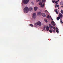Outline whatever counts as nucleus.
I'll list each match as a JSON object with an SVG mask.
<instances>
[{
	"label": "nucleus",
	"mask_w": 63,
	"mask_h": 63,
	"mask_svg": "<svg viewBox=\"0 0 63 63\" xmlns=\"http://www.w3.org/2000/svg\"><path fill=\"white\" fill-rule=\"evenodd\" d=\"M56 4H58V3H57Z\"/></svg>",
	"instance_id": "obj_39"
},
{
	"label": "nucleus",
	"mask_w": 63,
	"mask_h": 63,
	"mask_svg": "<svg viewBox=\"0 0 63 63\" xmlns=\"http://www.w3.org/2000/svg\"><path fill=\"white\" fill-rule=\"evenodd\" d=\"M29 8L27 7H25L24 9V12L25 13H27L28 12Z\"/></svg>",
	"instance_id": "obj_1"
},
{
	"label": "nucleus",
	"mask_w": 63,
	"mask_h": 63,
	"mask_svg": "<svg viewBox=\"0 0 63 63\" xmlns=\"http://www.w3.org/2000/svg\"><path fill=\"white\" fill-rule=\"evenodd\" d=\"M34 8L35 11H37V10L38 9V8L36 7H35Z\"/></svg>",
	"instance_id": "obj_15"
},
{
	"label": "nucleus",
	"mask_w": 63,
	"mask_h": 63,
	"mask_svg": "<svg viewBox=\"0 0 63 63\" xmlns=\"http://www.w3.org/2000/svg\"><path fill=\"white\" fill-rule=\"evenodd\" d=\"M61 13H62V14H63V10H61Z\"/></svg>",
	"instance_id": "obj_22"
},
{
	"label": "nucleus",
	"mask_w": 63,
	"mask_h": 63,
	"mask_svg": "<svg viewBox=\"0 0 63 63\" xmlns=\"http://www.w3.org/2000/svg\"><path fill=\"white\" fill-rule=\"evenodd\" d=\"M52 27L54 30H55V27H53V26H52Z\"/></svg>",
	"instance_id": "obj_18"
},
{
	"label": "nucleus",
	"mask_w": 63,
	"mask_h": 63,
	"mask_svg": "<svg viewBox=\"0 0 63 63\" xmlns=\"http://www.w3.org/2000/svg\"><path fill=\"white\" fill-rule=\"evenodd\" d=\"M42 0H36V1L37 2H41Z\"/></svg>",
	"instance_id": "obj_16"
},
{
	"label": "nucleus",
	"mask_w": 63,
	"mask_h": 63,
	"mask_svg": "<svg viewBox=\"0 0 63 63\" xmlns=\"http://www.w3.org/2000/svg\"><path fill=\"white\" fill-rule=\"evenodd\" d=\"M31 4H32V5H34V3H33V2H32L31 3Z\"/></svg>",
	"instance_id": "obj_28"
},
{
	"label": "nucleus",
	"mask_w": 63,
	"mask_h": 63,
	"mask_svg": "<svg viewBox=\"0 0 63 63\" xmlns=\"http://www.w3.org/2000/svg\"><path fill=\"white\" fill-rule=\"evenodd\" d=\"M55 3H57V1H55Z\"/></svg>",
	"instance_id": "obj_30"
},
{
	"label": "nucleus",
	"mask_w": 63,
	"mask_h": 63,
	"mask_svg": "<svg viewBox=\"0 0 63 63\" xmlns=\"http://www.w3.org/2000/svg\"><path fill=\"white\" fill-rule=\"evenodd\" d=\"M49 17V15H48V16H47V18H48Z\"/></svg>",
	"instance_id": "obj_25"
},
{
	"label": "nucleus",
	"mask_w": 63,
	"mask_h": 63,
	"mask_svg": "<svg viewBox=\"0 0 63 63\" xmlns=\"http://www.w3.org/2000/svg\"><path fill=\"white\" fill-rule=\"evenodd\" d=\"M37 14L39 16H41V15H42V13L41 12H39L37 13Z\"/></svg>",
	"instance_id": "obj_6"
},
{
	"label": "nucleus",
	"mask_w": 63,
	"mask_h": 63,
	"mask_svg": "<svg viewBox=\"0 0 63 63\" xmlns=\"http://www.w3.org/2000/svg\"><path fill=\"white\" fill-rule=\"evenodd\" d=\"M61 7H62V8H63V5Z\"/></svg>",
	"instance_id": "obj_35"
},
{
	"label": "nucleus",
	"mask_w": 63,
	"mask_h": 63,
	"mask_svg": "<svg viewBox=\"0 0 63 63\" xmlns=\"http://www.w3.org/2000/svg\"><path fill=\"white\" fill-rule=\"evenodd\" d=\"M60 4L61 5H63V3L62 2H61L60 3Z\"/></svg>",
	"instance_id": "obj_19"
},
{
	"label": "nucleus",
	"mask_w": 63,
	"mask_h": 63,
	"mask_svg": "<svg viewBox=\"0 0 63 63\" xmlns=\"http://www.w3.org/2000/svg\"><path fill=\"white\" fill-rule=\"evenodd\" d=\"M59 15H60L59 17H60L61 18V17H62V16H63V15H62V14L61 13H60L59 14Z\"/></svg>",
	"instance_id": "obj_11"
},
{
	"label": "nucleus",
	"mask_w": 63,
	"mask_h": 63,
	"mask_svg": "<svg viewBox=\"0 0 63 63\" xmlns=\"http://www.w3.org/2000/svg\"><path fill=\"white\" fill-rule=\"evenodd\" d=\"M53 32L54 33H55V30H53Z\"/></svg>",
	"instance_id": "obj_27"
},
{
	"label": "nucleus",
	"mask_w": 63,
	"mask_h": 63,
	"mask_svg": "<svg viewBox=\"0 0 63 63\" xmlns=\"http://www.w3.org/2000/svg\"><path fill=\"white\" fill-rule=\"evenodd\" d=\"M46 0H42V2H40L39 4V5H41V7H44V4H43V5H42V4H43V3H45V2H46Z\"/></svg>",
	"instance_id": "obj_2"
},
{
	"label": "nucleus",
	"mask_w": 63,
	"mask_h": 63,
	"mask_svg": "<svg viewBox=\"0 0 63 63\" xmlns=\"http://www.w3.org/2000/svg\"><path fill=\"white\" fill-rule=\"evenodd\" d=\"M58 9H59V7L58 8Z\"/></svg>",
	"instance_id": "obj_38"
},
{
	"label": "nucleus",
	"mask_w": 63,
	"mask_h": 63,
	"mask_svg": "<svg viewBox=\"0 0 63 63\" xmlns=\"http://www.w3.org/2000/svg\"><path fill=\"white\" fill-rule=\"evenodd\" d=\"M52 2L53 3H55V1H53L52 0Z\"/></svg>",
	"instance_id": "obj_26"
},
{
	"label": "nucleus",
	"mask_w": 63,
	"mask_h": 63,
	"mask_svg": "<svg viewBox=\"0 0 63 63\" xmlns=\"http://www.w3.org/2000/svg\"><path fill=\"white\" fill-rule=\"evenodd\" d=\"M61 22H62V21H61Z\"/></svg>",
	"instance_id": "obj_37"
},
{
	"label": "nucleus",
	"mask_w": 63,
	"mask_h": 63,
	"mask_svg": "<svg viewBox=\"0 0 63 63\" xmlns=\"http://www.w3.org/2000/svg\"><path fill=\"white\" fill-rule=\"evenodd\" d=\"M51 20H53V19H52V18H51Z\"/></svg>",
	"instance_id": "obj_34"
},
{
	"label": "nucleus",
	"mask_w": 63,
	"mask_h": 63,
	"mask_svg": "<svg viewBox=\"0 0 63 63\" xmlns=\"http://www.w3.org/2000/svg\"><path fill=\"white\" fill-rule=\"evenodd\" d=\"M30 26H31L32 27H33V25L32 24H30L29 25Z\"/></svg>",
	"instance_id": "obj_17"
},
{
	"label": "nucleus",
	"mask_w": 63,
	"mask_h": 63,
	"mask_svg": "<svg viewBox=\"0 0 63 63\" xmlns=\"http://www.w3.org/2000/svg\"><path fill=\"white\" fill-rule=\"evenodd\" d=\"M51 23H52V25H53V26H54V25H55V24H54V21H52Z\"/></svg>",
	"instance_id": "obj_9"
},
{
	"label": "nucleus",
	"mask_w": 63,
	"mask_h": 63,
	"mask_svg": "<svg viewBox=\"0 0 63 63\" xmlns=\"http://www.w3.org/2000/svg\"><path fill=\"white\" fill-rule=\"evenodd\" d=\"M49 26L50 29H51L52 28V26H51V24H49Z\"/></svg>",
	"instance_id": "obj_12"
},
{
	"label": "nucleus",
	"mask_w": 63,
	"mask_h": 63,
	"mask_svg": "<svg viewBox=\"0 0 63 63\" xmlns=\"http://www.w3.org/2000/svg\"><path fill=\"white\" fill-rule=\"evenodd\" d=\"M29 1V0H24V3L25 4H27Z\"/></svg>",
	"instance_id": "obj_4"
},
{
	"label": "nucleus",
	"mask_w": 63,
	"mask_h": 63,
	"mask_svg": "<svg viewBox=\"0 0 63 63\" xmlns=\"http://www.w3.org/2000/svg\"><path fill=\"white\" fill-rule=\"evenodd\" d=\"M56 32H57V33H58H58H59V31H58V30H56Z\"/></svg>",
	"instance_id": "obj_21"
},
{
	"label": "nucleus",
	"mask_w": 63,
	"mask_h": 63,
	"mask_svg": "<svg viewBox=\"0 0 63 63\" xmlns=\"http://www.w3.org/2000/svg\"><path fill=\"white\" fill-rule=\"evenodd\" d=\"M34 25H39V26H41L42 25V23L40 21H38L37 23H35L34 24Z\"/></svg>",
	"instance_id": "obj_3"
},
{
	"label": "nucleus",
	"mask_w": 63,
	"mask_h": 63,
	"mask_svg": "<svg viewBox=\"0 0 63 63\" xmlns=\"http://www.w3.org/2000/svg\"><path fill=\"white\" fill-rule=\"evenodd\" d=\"M46 29L47 31H48L49 30V27L48 26H47L46 27Z\"/></svg>",
	"instance_id": "obj_10"
},
{
	"label": "nucleus",
	"mask_w": 63,
	"mask_h": 63,
	"mask_svg": "<svg viewBox=\"0 0 63 63\" xmlns=\"http://www.w3.org/2000/svg\"><path fill=\"white\" fill-rule=\"evenodd\" d=\"M54 1H55L56 0H53Z\"/></svg>",
	"instance_id": "obj_40"
},
{
	"label": "nucleus",
	"mask_w": 63,
	"mask_h": 63,
	"mask_svg": "<svg viewBox=\"0 0 63 63\" xmlns=\"http://www.w3.org/2000/svg\"><path fill=\"white\" fill-rule=\"evenodd\" d=\"M45 12H47V10H45Z\"/></svg>",
	"instance_id": "obj_29"
},
{
	"label": "nucleus",
	"mask_w": 63,
	"mask_h": 63,
	"mask_svg": "<svg viewBox=\"0 0 63 63\" xmlns=\"http://www.w3.org/2000/svg\"><path fill=\"white\" fill-rule=\"evenodd\" d=\"M33 9V8H32L31 7H30L29 8V10L30 11H31V10H32Z\"/></svg>",
	"instance_id": "obj_13"
},
{
	"label": "nucleus",
	"mask_w": 63,
	"mask_h": 63,
	"mask_svg": "<svg viewBox=\"0 0 63 63\" xmlns=\"http://www.w3.org/2000/svg\"><path fill=\"white\" fill-rule=\"evenodd\" d=\"M57 9H55L54 11L55 12H56V13L57 14H58V12H57Z\"/></svg>",
	"instance_id": "obj_7"
},
{
	"label": "nucleus",
	"mask_w": 63,
	"mask_h": 63,
	"mask_svg": "<svg viewBox=\"0 0 63 63\" xmlns=\"http://www.w3.org/2000/svg\"><path fill=\"white\" fill-rule=\"evenodd\" d=\"M36 17L37 16H36V13H33V18H36Z\"/></svg>",
	"instance_id": "obj_5"
},
{
	"label": "nucleus",
	"mask_w": 63,
	"mask_h": 63,
	"mask_svg": "<svg viewBox=\"0 0 63 63\" xmlns=\"http://www.w3.org/2000/svg\"><path fill=\"white\" fill-rule=\"evenodd\" d=\"M61 18L60 17H57V20H59V19H60V18Z\"/></svg>",
	"instance_id": "obj_14"
},
{
	"label": "nucleus",
	"mask_w": 63,
	"mask_h": 63,
	"mask_svg": "<svg viewBox=\"0 0 63 63\" xmlns=\"http://www.w3.org/2000/svg\"><path fill=\"white\" fill-rule=\"evenodd\" d=\"M59 0H58L57 2H59Z\"/></svg>",
	"instance_id": "obj_33"
},
{
	"label": "nucleus",
	"mask_w": 63,
	"mask_h": 63,
	"mask_svg": "<svg viewBox=\"0 0 63 63\" xmlns=\"http://www.w3.org/2000/svg\"><path fill=\"white\" fill-rule=\"evenodd\" d=\"M57 7V6H56V5L55 6V7L56 8Z\"/></svg>",
	"instance_id": "obj_32"
},
{
	"label": "nucleus",
	"mask_w": 63,
	"mask_h": 63,
	"mask_svg": "<svg viewBox=\"0 0 63 63\" xmlns=\"http://www.w3.org/2000/svg\"><path fill=\"white\" fill-rule=\"evenodd\" d=\"M56 6L57 7H59V5H57V4H56Z\"/></svg>",
	"instance_id": "obj_23"
},
{
	"label": "nucleus",
	"mask_w": 63,
	"mask_h": 63,
	"mask_svg": "<svg viewBox=\"0 0 63 63\" xmlns=\"http://www.w3.org/2000/svg\"><path fill=\"white\" fill-rule=\"evenodd\" d=\"M49 18H51V16H49Z\"/></svg>",
	"instance_id": "obj_31"
},
{
	"label": "nucleus",
	"mask_w": 63,
	"mask_h": 63,
	"mask_svg": "<svg viewBox=\"0 0 63 63\" xmlns=\"http://www.w3.org/2000/svg\"><path fill=\"white\" fill-rule=\"evenodd\" d=\"M49 32H50V33H52V31L49 30Z\"/></svg>",
	"instance_id": "obj_24"
},
{
	"label": "nucleus",
	"mask_w": 63,
	"mask_h": 63,
	"mask_svg": "<svg viewBox=\"0 0 63 63\" xmlns=\"http://www.w3.org/2000/svg\"><path fill=\"white\" fill-rule=\"evenodd\" d=\"M42 15L43 17H46V14L45 13H42Z\"/></svg>",
	"instance_id": "obj_8"
},
{
	"label": "nucleus",
	"mask_w": 63,
	"mask_h": 63,
	"mask_svg": "<svg viewBox=\"0 0 63 63\" xmlns=\"http://www.w3.org/2000/svg\"><path fill=\"white\" fill-rule=\"evenodd\" d=\"M44 20L45 22H47V20L46 19H44Z\"/></svg>",
	"instance_id": "obj_20"
},
{
	"label": "nucleus",
	"mask_w": 63,
	"mask_h": 63,
	"mask_svg": "<svg viewBox=\"0 0 63 63\" xmlns=\"http://www.w3.org/2000/svg\"><path fill=\"white\" fill-rule=\"evenodd\" d=\"M62 22V23H63V22Z\"/></svg>",
	"instance_id": "obj_41"
},
{
	"label": "nucleus",
	"mask_w": 63,
	"mask_h": 63,
	"mask_svg": "<svg viewBox=\"0 0 63 63\" xmlns=\"http://www.w3.org/2000/svg\"><path fill=\"white\" fill-rule=\"evenodd\" d=\"M44 28H46V26H44Z\"/></svg>",
	"instance_id": "obj_36"
}]
</instances>
